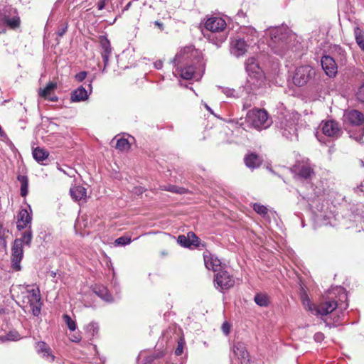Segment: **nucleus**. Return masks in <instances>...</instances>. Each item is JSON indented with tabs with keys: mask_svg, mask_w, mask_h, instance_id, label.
<instances>
[{
	"mask_svg": "<svg viewBox=\"0 0 364 364\" xmlns=\"http://www.w3.org/2000/svg\"><path fill=\"white\" fill-rule=\"evenodd\" d=\"M268 32L272 41L270 46L276 54L282 56L292 48L296 37L288 27H274L269 28Z\"/></svg>",
	"mask_w": 364,
	"mask_h": 364,
	"instance_id": "f257e3e1",
	"label": "nucleus"
},
{
	"mask_svg": "<svg viewBox=\"0 0 364 364\" xmlns=\"http://www.w3.org/2000/svg\"><path fill=\"white\" fill-rule=\"evenodd\" d=\"M21 26L18 11L11 6H5L0 11V34L5 33L6 28L16 30Z\"/></svg>",
	"mask_w": 364,
	"mask_h": 364,
	"instance_id": "f03ea898",
	"label": "nucleus"
},
{
	"mask_svg": "<svg viewBox=\"0 0 364 364\" xmlns=\"http://www.w3.org/2000/svg\"><path fill=\"white\" fill-rule=\"evenodd\" d=\"M246 119L252 127L257 130L265 129L272 124V120L269 119L268 113L264 109L250 110L247 114Z\"/></svg>",
	"mask_w": 364,
	"mask_h": 364,
	"instance_id": "7ed1b4c3",
	"label": "nucleus"
},
{
	"mask_svg": "<svg viewBox=\"0 0 364 364\" xmlns=\"http://www.w3.org/2000/svg\"><path fill=\"white\" fill-rule=\"evenodd\" d=\"M298 120V114H290L280 122V131L287 139H292L293 136H297Z\"/></svg>",
	"mask_w": 364,
	"mask_h": 364,
	"instance_id": "20e7f679",
	"label": "nucleus"
},
{
	"mask_svg": "<svg viewBox=\"0 0 364 364\" xmlns=\"http://www.w3.org/2000/svg\"><path fill=\"white\" fill-rule=\"evenodd\" d=\"M315 75V70L309 65L298 67L293 76V82L296 86L306 85Z\"/></svg>",
	"mask_w": 364,
	"mask_h": 364,
	"instance_id": "39448f33",
	"label": "nucleus"
},
{
	"mask_svg": "<svg viewBox=\"0 0 364 364\" xmlns=\"http://www.w3.org/2000/svg\"><path fill=\"white\" fill-rule=\"evenodd\" d=\"M23 257V245L20 240H15L11 247V267L15 271L21 269V262Z\"/></svg>",
	"mask_w": 364,
	"mask_h": 364,
	"instance_id": "423d86ee",
	"label": "nucleus"
},
{
	"mask_svg": "<svg viewBox=\"0 0 364 364\" xmlns=\"http://www.w3.org/2000/svg\"><path fill=\"white\" fill-rule=\"evenodd\" d=\"M264 73L250 74L247 78L244 89L247 93H256L259 89L264 85Z\"/></svg>",
	"mask_w": 364,
	"mask_h": 364,
	"instance_id": "0eeeda50",
	"label": "nucleus"
},
{
	"mask_svg": "<svg viewBox=\"0 0 364 364\" xmlns=\"http://www.w3.org/2000/svg\"><path fill=\"white\" fill-rule=\"evenodd\" d=\"M215 285L221 289H228L235 284V279L228 272L224 269L220 270L215 276Z\"/></svg>",
	"mask_w": 364,
	"mask_h": 364,
	"instance_id": "6e6552de",
	"label": "nucleus"
},
{
	"mask_svg": "<svg viewBox=\"0 0 364 364\" xmlns=\"http://www.w3.org/2000/svg\"><path fill=\"white\" fill-rule=\"evenodd\" d=\"M235 357L241 364H247L250 362V354L246 346L242 342H235L232 347Z\"/></svg>",
	"mask_w": 364,
	"mask_h": 364,
	"instance_id": "1a4fd4ad",
	"label": "nucleus"
},
{
	"mask_svg": "<svg viewBox=\"0 0 364 364\" xmlns=\"http://www.w3.org/2000/svg\"><path fill=\"white\" fill-rule=\"evenodd\" d=\"M99 43L102 48L101 55L104 62L102 73H104L106 67L108 65L109 58L112 53V47L109 41L105 36H99Z\"/></svg>",
	"mask_w": 364,
	"mask_h": 364,
	"instance_id": "9d476101",
	"label": "nucleus"
},
{
	"mask_svg": "<svg viewBox=\"0 0 364 364\" xmlns=\"http://www.w3.org/2000/svg\"><path fill=\"white\" fill-rule=\"evenodd\" d=\"M323 133L331 137L338 138L342 134V130L340 128L338 122L334 120H328L322 124Z\"/></svg>",
	"mask_w": 364,
	"mask_h": 364,
	"instance_id": "9b49d317",
	"label": "nucleus"
},
{
	"mask_svg": "<svg viewBox=\"0 0 364 364\" xmlns=\"http://www.w3.org/2000/svg\"><path fill=\"white\" fill-rule=\"evenodd\" d=\"M321 66L326 74L330 77H334L338 72V67L334 59L329 55L322 57Z\"/></svg>",
	"mask_w": 364,
	"mask_h": 364,
	"instance_id": "f8f14e48",
	"label": "nucleus"
},
{
	"mask_svg": "<svg viewBox=\"0 0 364 364\" xmlns=\"http://www.w3.org/2000/svg\"><path fill=\"white\" fill-rule=\"evenodd\" d=\"M29 209L31 211L30 206ZM32 214L31 212L28 213L26 209H21L17 216L16 228L18 230L21 231L27 228L31 223Z\"/></svg>",
	"mask_w": 364,
	"mask_h": 364,
	"instance_id": "ddd939ff",
	"label": "nucleus"
},
{
	"mask_svg": "<svg viewBox=\"0 0 364 364\" xmlns=\"http://www.w3.org/2000/svg\"><path fill=\"white\" fill-rule=\"evenodd\" d=\"M205 27L207 30L212 32H220L226 27L225 20L218 17H211L207 19L205 23Z\"/></svg>",
	"mask_w": 364,
	"mask_h": 364,
	"instance_id": "4468645a",
	"label": "nucleus"
},
{
	"mask_svg": "<svg viewBox=\"0 0 364 364\" xmlns=\"http://www.w3.org/2000/svg\"><path fill=\"white\" fill-rule=\"evenodd\" d=\"M248 44L243 38H238L231 43L230 53L238 58L243 55L247 50Z\"/></svg>",
	"mask_w": 364,
	"mask_h": 364,
	"instance_id": "2eb2a0df",
	"label": "nucleus"
},
{
	"mask_svg": "<svg viewBox=\"0 0 364 364\" xmlns=\"http://www.w3.org/2000/svg\"><path fill=\"white\" fill-rule=\"evenodd\" d=\"M338 306V304L334 300L326 301L314 309V314L326 316L333 312Z\"/></svg>",
	"mask_w": 364,
	"mask_h": 364,
	"instance_id": "dca6fc26",
	"label": "nucleus"
},
{
	"mask_svg": "<svg viewBox=\"0 0 364 364\" xmlns=\"http://www.w3.org/2000/svg\"><path fill=\"white\" fill-rule=\"evenodd\" d=\"M292 171L297 176L304 179H309L314 174V171L311 165L307 164H298L294 166Z\"/></svg>",
	"mask_w": 364,
	"mask_h": 364,
	"instance_id": "f3484780",
	"label": "nucleus"
},
{
	"mask_svg": "<svg viewBox=\"0 0 364 364\" xmlns=\"http://www.w3.org/2000/svg\"><path fill=\"white\" fill-rule=\"evenodd\" d=\"M344 121L348 122L350 124L360 126L364 121L363 114L355 109L350 110L344 114Z\"/></svg>",
	"mask_w": 364,
	"mask_h": 364,
	"instance_id": "a211bd4d",
	"label": "nucleus"
},
{
	"mask_svg": "<svg viewBox=\"0 0 364 364\" xmlns=\"http://www.w3.org/2000/svg\"><path fill=\"white\" fill-rule=\"evenodd\" d=\"M36 349L38 354L50 362L54 361L55 356L51 353L50 346L43 341H39L36 343Z\"/></svg>",
	"mask_w": 364,
	"mask_h": 364,
	"instance_id": "6ab92c4d",
	"label": "nucleus"
},
{
	"mask_svg": "<svg viewBox=\"0 0 364 364\" xmlns=\"http://www.w3.org/2000/svg\"><path fill=\"white\" fill-rule=\"evenodd\" d=\"M204 262L205 267L208 269H212L213 272H219L221 270V262L214 255L210 254L204 255Z\"/></svg>",
	"mask_w": 364,
	"mask_h": 364,
	"instance_id": "aec40b11",
	"label": "nucleus"
},
{
	"mask_svg": "<svg viewBox=\"0 0 364 364\" xmlns=\"http://www.w3.org/2000/svg\"><path fill=\"white\" fill-rule=\"evenodd\" d=\"M70 194L75 201L85 200L87 196V190L83 186H75L70 188Z\"/></svg>",
	"mask_w": 364,
	"mask_h": 364,
	"instance_id": "412c9836",
	"label": "nucleus"
},
{
	"mask_svg": "<svg viewBox=\"0 0 364 364\" xmlns=\"http://www.w3.org/2000/svg\"><path fill=\"white\" fill-rule=\"evenodd\" d=\"M244 160L245 165L252 169L259 167L263 161L261 156L255 153L247 154Z\"/></svg>",
	"mask_w": 364,
	"mask_h": 364,
	"instance_id": "4be33fe9",
	"label": "nucleus"
},
{
	"mask_svg": "<svg viewBox=\"0 0 364 364\" xmlns=\"http://www.w3.org/2000/svg\"><path fill=\"white\" fill-rule=\"evenodd\" d=\"M245 69L248 74L258 75V73H264L255 58H249L245 62Z\"/></svg>",
	"mask_w": 364,
	"mask_h": 364,
	"instance_id": "5701e85b",
	"label": "nucleus"
},
{
	"mask_svg": "<svg viewBox=\"0 0 364 364\" xmlns=\"http://www.w3.org/2000/svg\"><path fill=\"white\" fill-rule=\"evenodd\" d=\"M88 98L87 91L82 86L79 87L71 93L70 100L72 102H78L85 101Z\"/></svg>",
	"mask_w": 364,
	"mask_h": 364,
	"instance_id": "b1692460",
	"label": "nucleus"
},
{
	"mask_svg": "<svg viewBox=\"0 0 364 364\" xmlns=\"http://www.w3.org/2000/svg\"><path fill=\"white\" fill-rule=\"evenodd\" d=\"M17 179L21 183V196L26 197L28 193V178L27 176L18 175Z\"/></svg>",
	"mask_w": 364,
	"mask_h": 364,
	"instance_id": "393cba45",
	"label": "nucleus"
},
{
	"mask_svg": "<svg viewBox=\"0 0 364 364\" xmlns=\"http://www.w3.org/2000/svg\"><path fill=\"white\" fill-rule=\"evenodd\" d=\"M48 156V152L43 149L36 147L33 150V156L38 163L43 162Z\"/></svg>",
	"mask_w": 364,
	"mask_h": 364,
	"instance_id": "a878e982",
	"label": "nucleus"
},
{
	"mask_svg": "<svg viewBox=\"0 0 364 364\" xmlns=\"http://www.w3.org/2000/svg\"><path fill=\"white\" fill-rule=\"evenodd\" d=\"M95 293L106 301H112V298L107 289L105 287H96L94 289Z\"/></svg>",
	"mask_w": 364,
	"mask_h": 364,
	"instance_id": "bb28decb",
	"label": "nucleus"
},
{
	"mask_svg": "<svg viewBox=\"0 0 364 364\" xmlns=\"http://www.w3.org/2000/svg\"><path fill=\"white\" fill-rule=\"evenodd\" d=\"M57 87V83L50 82L47 84L45 88L40 89L39 90V96L43 98H48V96L50 95V92L54 90Z\"/></svg>",
	"mask_w": 364,
	"mask_h": 364,
	"instance_id": "cd10ccee",
	"label": "nucleus"
},
{
	"mask_svg": "<svg viewBox=\"0 0 364 364\" xmlns=\"http://www.w3.org/2000/svg\"><path fill=\"white\" fill-rule=\"evenodd\" d=\"M162 190L177 194H186L188 192V189L175 185L164 186H162Z\"/></svg>",
	"mask_w": 364,
	"mask_h": 364,
	"instance_id": "c85d7f7f",
	"label": "nucleus"
},
{
	"mask_svg": "<svg viewBox=\"0 0 364 364\" xmlns=\"http://www.w3.org/2000/svg\"><path fill=\"white\" fill-rule=\"evenodd\" d=\"M33 238V233L31 231V226H28V229L22 234L21 238H17L16 240H20L21 241V245L23 242L30 247Z\"/></svg>",
	"mask_w": 364,
	"mask_h": 364,
	"instance_id": "c756f323",
	"label": "nucleus"
},
{
	"mask_svg": "<svg viewBox=\"0 0 364 364\" xmlns=\"http://www.w3.org/2000/svg\"><path fill=\"white\" fill-rule=\"evenodd\" d=\"M195 68L192 65H188L181 69V76L186 80H190L194 77Z\"/></svg>",
	"mask_w": 364,
	"mask_h": 364,
	"instance_id": "7c9ffc66",
	"label": "nucleus"
},
{
	"mask_svg": "<svg viewBox=\"0 0 364 364\" xmlns=\"http://www.w3.org/2000/svg\"><path fill=\"white\" fill-rule=\"evenodd\" d=\"M355 41L362 50L364 51V33L358 28L356 27L354 30Z\"/></svg>",
	"mask_w": 364,
	"mask_h": 364,
	"instance_id": "2f4dec72",
	"label": "nucleus"
},
{
	"mask_svg": "<svg viewBox=\"0 0 364 364\" xmlns=\"http://www.w3.org/2000/svg\"><path fill=\"white\" fill-rule=\"evenodd\" d=\"M115 147L121 151H127L130 149V142L127 139L120 138L117 140Z\"/></svg>",
	"mask_w": 364,
	"mask_h": 364,
	"instance_id": "473e14b6",
	"label": "nucleus"
},
{
	"mask_svg": "<svg viewBox=\"0 0 364 364\" xmlns=\"http://www.w3.org/2000/svg\"><path fill=\"white\" fill-rule=\"evenodd\" d=\"M254 300L259 306H267L269 304L268 296L264 294H257L255 296Z\"/></svg>",
	"mask_w": 364,
	"mask_h": 364,
	"instance_id": "72a5a7b5",
	"label": "nucleus"
},
{
	"mask_svg": "<svg viewBox=\"0 0 364 364\" xmlns=\"http://www.w3.org/2000/svg\"><path fill=\"white\" fill-rule=\"evenodd\" d=\"M188 237L189 239V246L190 248L192 247H198L200 245V239L193 232H189L188 234Z\"/></svg>",
	"mask_w": 364,
	"mask_h": 364,
	"instance_id": "f704fd0d",
	"label": "nucleus"
},
{
	"mask_svg": "<svg viewBox=\"0 0 364 364\" xmlns=\"http://www.w3.org/2000/svg\"><path fill=\"white\" fill-rule=\"evenodd\" d=\"M301 300H302V304L304 306L305 309L314 314V313H315L314 309L316 308V306H315L314 304H311L308 296L307 295L302 296Z\"/></svg>",
	"mask_w": 364,
	"mask_h": 364,
	"instance_id": "c9c22d12",
	"label": "nucleus"
},
{
	"mask_svg": "<svg viewBox=\"0 0 364 364\" xmlns=\"http://www.w3.org/2000/svg\"><path fill=\"white\" fill-rule=\"evenodd\" d=\"M29 296H28V302H35V301H41V296L39 289H31L28 291Z\"/></svg>",
	"mask_w": 364,
	"mask_h": 364,
	"instance_id": "e433bc0d",
	"label": "nucleus"
},
{
	"mask_svg": "<svg viewBox=\"0 0 364 364\" xmlns=\"http://www.w3.org/2000/svg\"><path fill=\"white\" fill-rule=\"evenodd\" d=\"M253 209L257 213L259 214L264 218H265L268 213L267 208L259 203H255L253 205Z\"/></svg>",
	"mask_w": 364,
	"mask_h": 364,
	"instance_id": "4c0bfd02",
	"label": "nucleus"
},
{
	"mask_svg": "<svg viewBox=\"0 0 364 364\" xmlns=\"http://www.w3.org/2000/svg\"><path fill=\"white\" fill-rule=\"evenodd\" d=\"M30 308L32 314L35 316H38L41 314V303L40 301H35L29 303Z\"/></svg>",
	"mask_w": 364,
	"mask_h": 364,
	"instance_id": "58836bf2",
	"label": "nucleus"
},
{
	"mask_svg": "<svg viewBox=\"0 0 364 364\" xmlns=\"http://www.w3.org/2000/svg\"><path fill=\"white\" fill-rule=\"evenodd\" d=\"M132 242L130 237L122 236L114 240V245L116 246H124L129 245Z\"/></svg>",
	"mask_w": 364,
	"mask_h": 364,
	"instance_id": "ea45409f",
	"label": "nucleus"
},
{
	"mask_svg": "<svg viewBox=\"0 0 364 364\" xmlns=\"http://www.w3.org/2000/svg\"><path fill=\"white\" fill-rule=\"evenodd\" d=\"M222 92L228 97H239L238 93L233 89H230L228 87H221Z\"/></svg>",
	"mask_w": 364,
	"mask_h": 364,
	"instance_id": "a19ab883",
	"label": "nucleus"
},
{
	"mask_svg": "<svg viewBox=\"0 0 364 364\" xmlns=\"http://www.w3.org/2000/svg\"><path fill=\"white\" fill-rule=\"evenodd\" d=\"M177 242L182 247L190 248L189 239H188V235H179L177 238Z\"/></svg>",
	"mask_w": 364,
	"mask_h": 364,
	"instance_id": "79ce46f5",
	"label": "nucleus"
},
{
	"mask_svg": "<svg viewBox=\"0 0 364 364\" xmlns=\"http://www.w3.org/2000/svg\"><path fill=\"white\" fill-rule=\"evenodd\" d=\"M63 318L66 324L68 325V328L70 331H75L76 328V325L74 321L67 314L63 316Z\"/></svg>",
	"mask_w": 364,
	"mask_h": 364,
	"instance_id": "37998d69",
	"label": "nucleus"
},
{
	"mask_svg": "<svg viewBox=\"0 0 364 364\" xmlns=\"http://www.w3.org/2000/svg\"><path fill=\"white\" fill-rule=\"evenodd\" d=\"M356 97L360 102H364V83L358 88Z\"/></svg>",
	"mask_w": 364,
	"mask_h": 364,
	"instance_id": "c03bdc74",
	"label": "nucleus"
},
{
	"mask_svg": "<svg viewBox=\"0 0 364 364\" xmlns=\"http://www.w3.org/2000/svg\"><path fill=\"white\" fill-rule=\"evenodd\" d=\"M358 129V134H351L350 137H353L358 141H360L364 135V128L360 127Z\"/></svg>",
	"mask_w": 364,
	"mask_h": 364,
	"instance_id": "a18cd8bd",
	"label": "nucleus"
},
{
	"mask_svg": "<svg viewBox=\"0 0 364 364\" xmlns=\"http://www.w3.org/2000/svg\"><path fill=\"white\" fill-rule=\"evenodd\" d=\"M20 338V336L17 332H9L6 336V339L8 341H17Z\"/></svg>",
	"mask_w": 364,
	"mask_h": 364,
	"instance_id": "49530a36",
	"label": "nucleus"
},
{
	"mask_svg": "<svg viewBox=\"0 0 364 364\" xmlns=\"http://www.w3.org/2000/svg\"><path fill=\"white\" fill-rule=\"evenodd\" d=\"M68 29V25L67 23L62 24L60 26L58 27L57 34L58 36L62 37Z\"/></svg>",
	"mask_w": 364,
	"mask_h": 364,
	"instance_id": "de8ad7c7",
	"label": "nucleus"
},
{
	"mask_svg": "<svg viewBox=\"0 0 364 364\" xmlns=\"http://www.w3.org/2000/svg\"><path fill=\"white\" fill-rule=\"evenodd\" d=\"M87 73L85 71H82L77 73L75 76V78L78 82H82L87 77Z\"/></svg>",
	"mask_w": 364,
	"mask_h": 364,
	"instance_id": "09e8293b",
	"label": "nucleus"
},
{
	"mask_svg": "<svg viewBox=\"0 0 364 364\" xmlns=\"http://www.w3.org/2000/svg\"><path fill=\"white\" fill-rule=\"evenodd\" d=\"M183 341L182 339H181V341L178 342V346L175 350V354L176 355H181L183 353Z\"/></svg>",
	"mask_w": 364,
	"mask_h": 364,
	"instance_id": "8fccbe9b",
	"label": "nucleus"
},
{
	"mask_svg": "<svg viewBox=\"0 0 364 364\" xmlns=\"http://www.w3.org/2000/svg\"><path fill=\"white\" fill-rule=\"evenodd\" d=\"M222 331L225 335H228L230 333V325L228 323L225 322L222 325Z\"/></svg>",
	"mask_w": 364,
	"mask_h": 364,
	"instance_id": "3c124183",
	"label": "nucleus"
},
{
	"mask_svg": "<svg viewBox=\"0 0 364 364\" xmlns=\"http://www.w3.org/2000/svg\"><path fill=\"white\" fill-rule=\"evenodd\" d=\"M314 338L316 341H321L323 340L324 336L322 333L318 332L314 335Z\"/></svg>",
	"mask_w": 364,
	"mask_h": 364,
	"instance_id": "603ef678",
	"label": "nucleus"
},
{
	"mask_svg": "<svg viewBox=\"0 0 364 364\" xmlns=\"http://www.w3.org/2000/svg\"><path fill=\"white\" fill-rule=\"evenodd\" d=\"M247 31L250 33V36L252 37L251 41H253L254 37H257V31L255 28H249L247 29Z\"/></svg>",
	"mask_w": 364,
	"mask_h": 364,
	"instance_id": "864d4df0",
	"label": "nucleus"
},
{
	"mask_svg": "<svg viewBox=\"0 0 364 364\" xmlns=\"http://www.w3.org/2000/svg\"><path fill=\"white\" fill-rule=\"evenodd\" d=\"M87 328L90 331L92 330V335H94L95 330L97 329V325L95 323H91L87 326Z\"/></svg>",
	"mask_w": 364,
	"mask_h": 364,
	"instance_id": "5fc2aeb1",
	"label": "nucleus"
},
{
	"mask_svg": "<svg viewBox=\"0 0 364 364\" xmlns=\"http://www.w3.org/2000/svg\"><path fill=\"white\" fill-rule=\"evenodd\" d=\"M105 6V0H101L97 4V7L99 10H102Z\"/></svg>",
	"mask_w": 364,
	"mask_h": 364,
	"instance_id": "6e6d98bb",
	"label": "nucleus"
},
{
	"mask_svg": "<svg viewBox=\"0 0 364 364\" xmlns=\"http://www.w3.org/2000/svg\"><path fill=\"white\" fill-rule=\"evenodd\" d=\"M154 67H155L156 69L159 70V69H161V68H162V66H163V63H162V61H161V60H157V61H156V62L154 63Z\"/></svg>",
	"mask_w": 364,
	"mask_h": 364,
	"instance_id": "4d7b16f0",
	"label": "nucleus"
},
{
	"mask_svg": "<svg viewBox=\"0 0 364 364\" xmlns=\"http://www.w3.org/2000/svg\"><path fill=\"white\" fill-rule=\"evenodd\" d=\"M154 25L158 27L161 31L164 30V24L163 23L156 21H154Z\"/></svg>",
	"mask_w": 364,
	"mask_h": 364,
	"instance_id": "13d9d810",
	"label": "nucleus"
},
{
	"mask_svg": "<svg viewBox=\"0 0 364 364\" xmlns=\"http://www.w3.org/2000/svg\"><path fill=\"white\" fill-rule=\"evenodd\" d=\"M46 100L50 101V102H57L58 101V97L56 96H53V97H49L48 96V98H46Z\"/></svg>",
	"mask_w": 364,
	"mask_h": 364,
	"instance_id": "bf43d9fd",
	"label": "nucleus"
},
{
	"mask_svg": "<svg viewBox=\"0 0 364 364\" xmlns=\"http://www.w3.org/2000/svg\"><path fill=\"white\" fill-rule=\"evenodd\" d=\"M4 235V229L1 225H0V239H2Z\"/></svg>",
	"mask_w": 364,
	"mask_h": 364,
	"instance_id": "052dcab7",
	"label": "nucleus"
},
{
	"mask_svg": "<svg viewBox=\"0 0 364 364\" xmlns=\"http://www.w3.org/2000/svg\"><path fill=\"white\" fill-rule=\"evenodd\" d=\"M348 306V304L347 303H345V304H340L339 308L346 309Z\"/></svg>",
	"mask_w": 364,
	"mask_h": 364,
	"instance_id": "680f3d73",
	"label": "nucleus"
},
{
	"mask_svg": "<svg viewBox=\"0 0 364 364\" xmlns=\"http://www.w3.org/2000/svg\"><path fill=\"white\" fill-rule=\"evenodd\" d=\"M131 4L132 3L131 2H129L126 6L124 8L123 11H127L129 9V7L131 6Z\"/></svg>",
	"mask_w": 364,
	"mask_h": 364,
	"instance_id": "e2e57ef3",
	"label": "nucleus"
},
{
	"mask_svg": "<svg viewBox=\"0 0 364 364\" xmlns=\"http://www.w3.org/2000/svg\"><path fill=\"white\" fill-rule=\"evenodd\" d=\"M50 276L52 277H53V278L55 277H56V272H53V271L50 272Z\"/></svg>",
	"mask_w": 364,
	"mask_h": 364,
	"instance_id": "0e129e2a",
	"label": "nucleus"
},
{
	"mask_svg": "<svg viewBox=\"0 0 364 364\" xmlns=\"http://www.w3.org/2000/svg\"><path fill=\"white\" fill-rule=\"evenodd\" d=\"M205 108H206L208 111H210V112H212L211 109H210V108L207 105H205Z\"/></svg>",
	"mask_w": 364,
	"mask_h": 364,
	"instance_id": "69168bd1",
	"label": "nucleus"
},
{
	"mask_svg": "<svg viewBox=\"0 0 364 364\" xmlns=\"http://www.w3.org/2000/svg\"><path fill=\"white\" fill-rule=\"evenodd\" d=\"M247 107H248L247 105H245V104L244 105V109L247 108Z\"/></svg>",
	"mask_w": 364,
	"mask_h": 364,
	"instance_id": "338daca9",
	"label": "nucleus"
},
{
	"mask_svg": "<svg viewBox=\"0 0 364 364\" xmlns=\"http://www.w3.org/2000/svg\"><path fill=\"white\" fill-rule=\"evenodd\" d=\"M139 191L140 193H141L143 192V191L141 188L139 190Z\"/></svg>",
	"mask_w": 364,
	"mask_h": 364,
	"instance_id": "774afa93",
	"label": "nucleus"
}]
</instances>
